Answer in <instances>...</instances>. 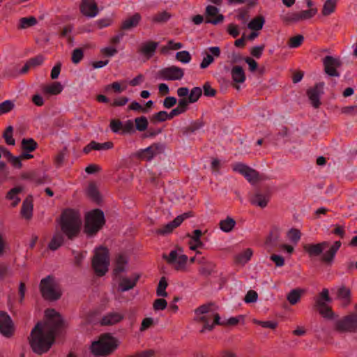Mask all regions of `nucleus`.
Instances as JSON below:
<instances>
[{
  "instance_id": "nucleus-1",
  "label": "nucleus",
  "mask_w": 357,
  "mask_h": 357,
  "mask_svg": "<svg viewBox=\"0 0 357 357\" xmlns=\"http://www.w3.org/2000/svg\"><path fill=\"white\" fill-rule=\"evenodd\" d=\"M46 321L38 323L32 330L29 340L33 352L42 354L47 352L54 342L55 333L61 325V316L53 309L45 311Z\"/></svg>"
},
{
  "instance_id": "nucleus-2",
  "label": "nucleus",
  "mask_w": 357,
  "mask_h": 357,
  "mask_svg": "<svg viewBox=\"0 0 357 357\" xmlns=\"http://www.w3.org/2000/svg\"><path fill=\"white\" fill-rule=\"evenodd\" d=\"M195 320L204 324L201 333L211 331L215 325L220 323V317L212 304L199 306L195 310Z\"/></svg>"
},
{
  "instance_id": "nucleus-3",
  "label": "nucleus",
  "mask_w": 357,
  "mask_h": 357,
  "mask_svg": "<svg viewBox=\"0 0 357 357\" xmlns=\"http://www.w3.org/2000/svg\"><path fill=\"white\" fill-rule=\"evenodd\" d=\"M119 341L109 333L101 335L91 345V351L96 357H105L112 354L119 347Z\"/></svg>"
},
{
  "instance_id": "nucleus-4",
  "label": "nucleus",
  "mask_w": 357,
  "mask_h": 357,
  "mask_svg": "<svg viewBox=\"0 0 357 357\" xmlns=\"http://www.w3.org/2000/svg\"><path fill=\"white\" fill-rule=\"evenodd\" d=\"M81 223L80 215L77 211L68 209L63 212L60 221L61 229L69 238L78 234Z\"/></svg>"
},
{
  "instance_id": "nucleus-5",
  "label": "nucleus",
  "mask_w": 357,
  "mask_h": 357,
  "mask_svg": "<svg viewBox=\"0 0 357 357\" xmlns=\"http://www.w3.org/2000/svg\"><path fill=\"white\" fill-rule=\"evenodd\" d=\"M40 290L43 297L50 301L59 299L61 296V290L54 278L48 275L41 280Z\"/></svg>"
},
{
  "instance_id": "nucleus-6",
  "label": "nucleus",
  "mask_w": 357,
  "mask_h": 357,
  "mask_svg": "<svg viewBox=\"0 0 357 357\" xmlns=\"http://www.w3.org/2000/svg\"><path fill=\"white\" fill-rule=\"evenodd\" d=\"M105 224V216L98 209L89 212L86 215L84 232L89 236L96 234Z\"/></svg>"
},
{
  "instance_id": "nucleus-7",
  "label": "nucleus",
  "mask_w": 357,
  "mask_h": 357,
  "mask_svg": "<svg viewBox=\"0 0 357 357\" xmlns=\"http://www.w3.org/2000/svg\"><path fill=\"white\" fill-rule=\"evenodd\" d=\"M109 265L108 250L104 247L96 248L92 260V266L95 273L99 276L104 275L108 271Z\"/></svg>"
},
{
  "instance_id": "nucleus-8",
  "label": "nucleus",
  "mask_w": 357,
  "mask_h": 357,
  "mask_svg": "<svg viewBox=\"0 0 357 357\" xmlns=\"http://www.w3.org/2000/svg\"><path fill=\"white\" fill-rule=\"evenodd\" d=\"M162 257L177 271H186L188 258L181 248L172 250L168 256L163 255Z\"/></svg>"
},
{
  "instance_id": "nucleus-9",
  "label": "nucleus",
  "mask_w": 357,
  "mask_h": 357,
  "mask_svg": "<svg viewBox=\"0 0 357 357\" xmlns=\"http://www.w3.org/2000/svg\"><path fill=\"white\" fill-rule=\"evenodd\" d=\"M232 168L234 172L243 175L251 183H255L259 180L258 172L243 163H236Z\"/></svg>"
},
{
  "instance_id": "nucleus-10",
  "label": "nucleus",
  "mask_w": 357,
  "mask_h": 357,
  "mask_svg": "<svg viewBox=\"0 0 357 357\" xmlns=\"http://www.w3.org/2000/svg\"><path fill=\"white\" fill-rule=\"evenodd\" d=\"M337 331L343 332L357 331V317L354 314L344 317L335 323Z\"/></svg>"
},
{
  "instance_id": "nucleus-11",
  "label": "nucleus",
  "mask_w": 357,
  "mask_h": 357,
  "mask_svg": "<svg viewBox=\"0 0 357 357\" xmlns=\"http://www.w3.org/2000/svg\"><path fill=\"white\" fill-rule=\"evenodd\" d=\"M160 77L167 81L180 80L183 77V70L179 67L172 66L164 68L159 72Z\"/></svg>"
},
{
  "instance_id": "nucleus-12",
  "label": "nucleus",
  "mask_w": 357,
  "mask_h": 357,
  "mask_svg": "<svg viewBox=\"0 0 357 357\" xmlns=\"http://www.w3.org/2000/svg\"><path fill=\"white\" fill-rule=\"evenodd\" d=\"M15 331L11 318L6 312H0V333L5 337L13 336Z\"/></svg>"
},
{
  "instance_id": "nucleus-13",
  "label": "nucleus",
  "mask_w": 357,
  "mask_h": 357,
  "mask_svg": "<svg viewBox=\"0 0 357 357\" xmlns=\"http://www.w3.org/2000/svg\"><path fill=\"white\" fill-rule=\"evenodd\" d=\"M81 13L88 18H93L99 13L95 0H83L80 5Z\"/></svg>"
},
{
  "instance_id": "nucleus-14",
  "label": "nucleus",
  "mask_w": 357,
  "mask_h": 357,
  "mask_svg": "<svg viewBox=\"0 0 357 357\" xmlns=\"http://www.w3.org/2000/svg\"><path fill=\"white\" fill-rule=\"evenodd\" d=\"M324 70L326 74L332 77H339L340 74L337 71V68L340 66L339 59L333 58L331 56H326L324 60Z\"/></svg>"
},
{
  "instance_id": "nucleus-15",
  "label": "nucleus",
  "mask_w": 357,
  "mask_h": 357,
  "mask_svg": "<svg viewBox=\"0 0 357 357\" xmlns=\"http://www.w3.org/2000/svg\"><path fill=\"white\" fill-rule=\"evenodd\" d=\"M340 246L341 243L340 241H335L332 245L329 243L328 248L321 253V260L325 263L331 264L333 261L335 254Z\"/></svg>"
},
{
  "instance_id": "nucleus-16",
  "label": "nucleus",
  "mask_w": 357,
  "mask_h": 357,
  "mask_svg": "<svg viewBox=\"0 0 357 357\" xmlns=\"http://www.w3.org/2000/svg\"><path fill=\"white\" fill-rule=\"evenodd\" d=\"M324 84L323 82L316 84V86L307 91V95L312 106L315 108L320 105L319 97L323 93Z\"/></svg>"
},
{
  "instance_id": "nucleus-17",
  "label": "nucleus",
  "mask_w": 357,
  "mask_h": 357,
  "mask_svg": "<svg viewBox=\"0 0 357 357\" xmlns=\"http://www.w3.org/2000/svg\"><path fill=\"white\" fill-rule=\"evenodd\" d=\"M206 22L213 24H218L224 20L222 15L219 14V9L213 6H208L206 7Z\"/></svg>"
},
{
  "instance_id": "nucleus-18",
  "label": "nucleus",
  "mask_w": 357,
  "mask_h": 357,
  "mask_svg": "<svg viewBox=\"0 0 357 357\" xmlns=\"http://www.w3.org/2000/svg\"><path fill=\"white\" fill-rule=\"evenodd\" d=\"M328 245L329 243L326 241L317 244H307L304 246V250L310 257H317L328 248Z\"/></svg>"
},
{
  "instance_id": "nucleus-19",
  "label": "nucleus",
  "mask_w": 357,
  "mask_h": 357,
  "mask_svg": "<svg viewBox=\"0 0 357 357\" xmlns=\"http://www.w3.org/2000/svg\"><path fill=\"white\" fill-rule=\"evenodd\" d=\"M202 235V232L199 229H195L193 231L191 235H188L190 238L189 241V248L191 250L196 251L197 248H201L204 247V243L201 241V236Z\"/></svg>"
},
{
  "instance_id": "nucleus-20",
  "label": "nucleus",
  "mask_w": 357,
  "mask_h": 357,
  "mask_svg": "<svg viewBox=\"0 0 357 357\" xmlns=\"http://www.w3.org/2000/svg\"><path fill=\"white\" fill-rule=\"evenodd\" d=\"M333 291H335L337 298L340 301L343 306H346L350 303L351 291L349 288L342 286L335 288Z\"/></svg>"
},
{
  "instance_id": "nucleus-21",
  "label": "nucleus",
  "mask_w": 357,
  "mask_h": 357,
  "mask_svg": "<svg viewBox=\"0 0 357 357\" xmlns=\"http://www.w3.org/2000/svg\"><path fill=\"white\" fill-rule=\"evenodd\" d=\"M208 50L211 54H207L204 56L200 63V68L202 69L208 67L214 61V57H218L220 55V50L218 47H210Z\"/></svg>"
},
{
  "instance_id": "nucleus-22",
  "label": "nucleus",
  "mask_w": 357,
  "mask_h": 357,
  "mask_svg": "<svg viewBox=\"0 0 357 357\" xmlns=\"http://www.w3.org/2000/svg\"><path fill=\"white\" fill-rule=\"evenodd\" d=\"M327 303V301L318 298L316 300V307L323 317L332 319L334 317V314L331 308L328 307Z\"/></svg>"
},
{
  "instance_id": "nucleus-23",
  "label": "nucleus",
  "mask_w": 357,
  "mask_h": 357,
  "mask_svg": "<svg viewBox=\"0 0 357 357\" xmlns=\"http://www.w3.org/2000/svg\"><path fill=\"white\" fill-rule=\"evenodd\" d=\"M270 196L268 193H255L250 199L252 204L257 206L260 208H264L269 202Z\"/></svg>"
},
{
  "instance_id": "nucleus-24",
  "label": "nucleus",
  "mask_w": 357,
  "mask_h": 357,
  "mask_svg": "<svg viewBox=\"0 0 357 357\" xmlns=\"http://www.w3.org/2000/svg\"><path fill=\"white\" fill-rule=\"evenodd\" d=\"M186 217V214L177 216L173 221L169 222L162 228L160 229L158 233L161 234H167L172 232L174 228L177 227L182 223Z\"/></svg>"
},
{
  "instance_id": "nucleus-25",
  "label": "nucleus",
  "mask_w": 357,
  "mask_h": 357,
  "mask_svg": "<svg viewBox=\"0 0 357 357\" xmlns=\"http://www.w3.org/2000/svg\"><path fill=\"white\" fill-rule=\"evenodd\" d=\"M139 278V274L138 273H135L129 278H123L119 284L121 291H126L132 289L135 286L136 282Z\"/></svg>"
},
{
  "instance_id": "nucleus-26",
  "label": "nucleus",
  "mask_w": 357,
  "mask_h": 357,
  "mask_svg": "<svg viewBox=\"0 0 357 357\" xmlns=\"http://www.w3.org/2000/svg\"><path fill=\"white\" fill-rule=\"evenodd\" d=\"M123 319V315L117 312H112L105 314L101 319L102 325H113Z\"/></svg>"
},
{
  "instance_id": "nucleus-27",
  "label": "nucleus",
  "mask_w": 357,
  "mask_h": 357,
  "mask_svg": "<svg viewBox=\"0 0 357 357\" xmlns=\"http://www.w3.org/2000/svg\"><path fill=\"white\" fill-rule=\"evenodd\" d=\"M128 257L124 255H119L115 261L114 273L118 275L126 271L128 264Z\"/></svg>"
},
{
  "instance_id": "nucleus-28",
  "label": "nucleus",
  "mask_w": 357,
  "mask_h": 357,
  "mask_svg": "<svg viewBox=\"0 0 357 357\" xmlns=\"http://www.w3.org/2000/svg\"><path fill=\"white\" fill-rule=\"evenodd\" d=\"M23 188L20 186L12 188L6 195V199L10 201L12 206H16L20 202L19 195L22 193Z\"/></svg>"
},
{
  "instance_id": "nucleus-29",
  "label": "nucleus",
  "mask_w": 357,
  "mask_h": 357,
  "mask_svg": "<svg viewBox=\"0 0 357 357\" xmlns=\"http://www.w3.org/2000/svg\"><path fill=\"white\" fill-rule=\"evenodd\" d=\"M141 20V15L135 13L133 15L126 18L121 25V28L124 30H130L137 26Z\"/></svg>"
},
{
  "instance_id": "nucleus-30",
  "label": "nucleus",
  "mask_w": 357,
  "mask_h": 357,
  "mask_svg": "<svg viewBox=\"0 0 357 357\" xmlns=\"http://www.w3.org/2000/svg\"><path fill=\"white\" fill-rule=\"evenodd\" d=\"M231 75L233 81L236 83H243L245 80L244 70L241 66H234L231 70Z\"/></svg>"
},
{
  "instance_id": "nucleus-31",
  "label": "nucleus",
  "mask_w": 357,
  "mask_h": 357,
  "mask_svg": "<svg viewBox=\"0 0 357 357\" xmlns=\"http://www.w3.org/2000/svg\"><path fill=\"white\" fill-rule=\"evenodd\" d=\"M22 215L26 219H30L33 214V203L31 199H26L22 204Z\"/></svg>"
},
{
  "instance_id": "nucleus-32",
  "label": "nucleus",
  "mask_w": 357,
  "mask_h": 357,
  "mask_svg": "<svg viewBox=\"0 0 357 357\" xmlns=\"http://www.w3.org/2000/svg\"><path fill=\"white\" fill-rule=\"evenodd\" d=\"M63 89V86L60 82H53L50 84L45 86L43 91L50 95L59 94Z\"/></svg>"
},
{
  "instance_id": "nucleus-33",
  "label": "nucleus",
  "mask_w": 357,
  "mask_h": 357,
  "mask_svg": "<svg viewBox=\"0 0 357 357\" xmlns=\"http://www.w3.org/2000/svg\"><path fill=\"white\" fill-rule=\"evenodd\" d=\"M265 19L262 16H258L252 19L248 24V28L253 31H259L263 28Z\"/></svg>"
},
{
  "instance_id": "nucleus-34",
  "label": "nucleus",
  "mask_w": 357,
  "mask_h": 357,
  "mask_svg": "<svg viewBox=\"0 0 357 357\" xmlns=\"http://www.w3.org/2000/svg\"><path fill=\"white\" fill-rule=\"evenodd\" d=\"M337 0H326L323 6L322 15L328 16L331 15L335 10Z\"/></svg>"
},
{
  "instance_id": "nucleus-35",
  "label": "nucleus",
  "mask_w": 357,
  "mask_h": 357,
  "mask_svg": "<svg viewBox=\"0 0 357 357\" xmlns=\"http://www.w3.org/2000/svg\"><path fill=\"white\" fill-rule=\"evenodd\" d=\"M63 237L60 233L56 232L52 237L48 245V248L52 250H57L63 243Z\"/></svg>"
},
{
  "instance_id": "nucleus-36",
  "label": "nucleus",
  "mask_w": 357,
  "mask_h": 357,
  "mask_svg": "<svg viewBox=\"0 0 357 357\" xmlns=\"http://www.w3.org/2000/svg\"><path fill=\"white\" fill-rule=\"evenodd\" d=\"M236 225L235 220L231 218H227L220 222V229L226 233L230 232Z\"/></svg>"
},
{
  "instance_id": "nucleus-37",
  "label": "nucleus",
  "mask_w": 357,
  "mask_h": 357,
  "mask_svg": "<svg viewBox=\"0 0 357 357\" xmlns=\"http://www.w3.org/2000/svg\"><path fill=\"white\" fill-rule=\"evenodd\" d=\"M158 43L155 42H149L143 45L142 47V52L148 58L151 57L155 51Z\"/></svg>"
},
{
  "instance_id": "nucleus-38",
  "label": "nucleus",
  "mask_w": 357,
  "mask_h": 357,
  "mask_svg": "<svg viewBox=\"0 0 357 357\" xmlns=\"http://www.w3.org/2000/svg\"><path fill=\"white\" fill-rule=\"evenodd\" d=\"M280 18L284 22L287 23H296L301 21L299 13L297 12H289L285 13L282 15Z\"/></svg>"
},
{
  "instance_id": "nucleus-39",
  "label": "nucleus",
  "mask_w": 357,
  "mask_h": 357,
  "mask_svg": "<svg viewBox=\"0 0 357 357\" xmlns=\"http://www.w3.org/2000/svg\"><path fill=\"white\" fill-rule=\"evenodd\" d=\"M157 153V148L154 146H149L141 151L139 156L144 160H150Z\"/></svg>"
},
{
  "instance_id": "nucleus-40",
  "label": "nucleus",
  "mask_w": 357,
  "mask_h": 357,
  "mask_svg": "<svg viewBox=\"0 0 357 357\" xmlns=\"http://www.w3.org/2000/svg\"><path fill=\"white\" fill-rule=\"evenodd\" d=\"M21 144L24 151L31 152L37 148V143L32 138L23 139Z\"/></svg>"
},
{
  "instance_id": "nucleus-41",
  "label": "nucleus",
  "mask_w": 357,
  "mask_h": 357,
  "mask_svg": "<svg viewBox=\"0 0 357 357\" xmlns=\"http://www.w3.org/2000/svg\"><path fill=\"white\" fill-rule=\"evenodd\" d=\"M252 254V250L248 248L237 255L236 261L240 264H244L251 259Z\"/></svg>"
},
{
  "instance_id": "nucleus-42",
  "label": "nucleus",
  "mask_w": 357,
  "mask_h": 357,
  "mask_svg": "<svg viewBox=\"0 0 357 357\" xmlns=\"http://www.w3.org/2000/svg\"><path fill=\"white\" fill-rule=\"evenodd\" d=\"M126 84L124 82H122L121 83L115 82H113L111 84H108L105 87L106 91H109L110 89H113L115 93H120L122 91H125L126 89Z\"/></svg>"
},
{
  "instance_id": "nucleus-43",
  "label": "nucleus",
  "mask_w": 357,
  "mask_h": 357,
  "mask_svg": "<svg viewBox=\"0 0 357 357\" xmlns=\"http://www.w3.org/2000/svg\"><path fill=\"white\" fill-rule=\"evenodd\" d=\"M302 293L303 290L301 289L291 290L287 295V298L291 304L294 305L300 300Z\"/></svg>"
},
{
  "instance_id": "nucleus-44",
  "label": "nucleus",
  "mask_w": 357,
  "mask_h": 357,
  "mask_svg": "<svg viewBox=\"0 0 357 357\" xmlns=\"http://www.w3.org/2000/svg\"><path fill=\"white\" fill-rule=\"evenodd\" d=\"M15 107V102L6 100L0 103V116L10 112Z\"/></svg>"
},
{
  "instance_id": "nucleus-45",
  "label": "nucleus",
  "mask_w": 357,
  "mask_h": 357,
  "mask_svg": "<svg viewBox=\"0 0 357 357\" xmlns=\"http://www.w3.org/2000/svg\"><path fill=\"white\" fill-rule=\"evenodd\" d=\"M135 127L138 131L142 132L147 129L148 120L145 116H141L135 119Z\"/></svg>"
},
{
  "instance_id": "nucleus-46",
  "label": "nucleus",
  "mask_w": 357,
  "mask_h": 357,
  "mask_svg": "<svg viewBox=\"0 0 357 357\" xmlns=\"http://www.w3.org/2000/svg\"><path fill=\"white\" fill-rule=\"evenodd\" d=\"M167 287V282L165 278H162L159 281L158 288H157V295L158 296L167 297V293L166 291V288Z\"/></svg>"
},
{
  "instance_id": "nucleus-47",
  "label": "nucleus",
  "mask_w": 357,
  "mask_h": 357,
  "mask_svg": "<svg viewBox=\"0 0 357 357\" xmlns=\"http://www.w3.org/2000/svg\"><path fill=\"white\" fill-rule=\"evenodd\" d=\"M176 59L183 64H187L191 61V55L189 52L183 50L176 54Z\"/></svg>"
},
{
  "instance_id": "nucleus-48",
  "label": "nucleus",
  "mask_w": 357,
  "mask_h": 357,
  "mask_svg": "<svg viewBox=\"0 0 357 357\" xmlns=\"http://www.w3.org/2000/svg\"><path fill=\"white\" fill-rule=\"evenodd\" d=\"M287 236L290 241L297 243L301 238V232L298 229L292 228L288 231Z\"/></svg>"
},
{
  "instance_id": "nucleus-49",
  "label": "nucleus",
  "mask_w": 357,
  "mask_h": 357,
  "mask_svg": "<svg viewBox=\"0 0 357 357\" xmlns=\"http://www.w3.org/2000/svg\"><path fill=\"white\" fill-rule=\"evenodd\" d=\"M13 128L11 126H8L3 135V137L4 138L7 144L13 146L15 144V141L13 137Z\"/></svg>"
},
{
  "instance_id": "nucleus-50",
  "label": "nucleus",
  "mask_w": 357,
  "mask_h": 357,
  "mask_svg": "<svg viewBox=\"0 0 357 357\" xmlns=\"http://www.w3.org/2000/svg\"><path fill=\"white\" fill-rule=\"evenodd\" d=\"M202 93V91L199 87L193 88L191 91H189L188 98L190 100V102L194 103L198 100L199 97Z\"/></svg>"
},
{
  "instance_id": "nucleus-51",
  "label": "nucleus",
  "mask_w": 357,
  "mask_h": 357,
  "mask_svg": "<svg viewBox=\"0 0 357 357\" xmlns=\"http://www.w3.org/2000/svg\"><path fill=\"white\" fill-rule=\"evenodd\" d=\"M317 13V10L316 8H310L306 10H302L299 12L300 20H306L311 19L313 16H314Z\"/></svg>"
},
{
  "instance_id": "nucleus-52",
  "label": "nucleus",
  "mask_w": 357,
  "mask_h": 357,
  "mask_svg": "<svg viewBox=\"0 0 357 357\" xmlns=\"http://www.w3.org/2000/svg\"><path fill=\"white\" fill-rule=\"evenodd\" d=\"M304 38L302 35H297L291 37L289 41V47L290 48H296L299 47L303 43Z\"/></svg>"
},
{
  "instance_id": "nucleus-53",
  "label": "nucleus",
  "mask_w": 357,
  "mask_h": 357,
  "mask_svg": "<svg viewBox=\"0 0 357 357\" xmlns=\"http://www.w3.org/2000/svg\"><path fill=\"white\" fill-rule=\"evenodd\" d=\"M36 24V20L34 17H24L20 21V27L22 29H26L29 26H33Z\"/></svg>"
},
{
  "instance_id": "nucleus-54",
  "label": "nucleus",
  "mask_w": 357,
  "mask_h": 357,
  "mask_svg": "<svg viewBox=\"0 0 357 357\" xmlns=\"http://www.w3.org/2000/svg\"><path fill=\"white\" fill-rule=\"evenodd\" d=\"M241 319H243L242 316H239L237 317H231L229 319H225L223 320L220 319V323H219V325L234 326V325L237 324Z\"/></svg>"
},
{
  "instance_id": "nucleus-55",
  "label": "nucleus",
  "mask_w": 357,
  "mask_h": 357,
  "mask_svg": "<svg viewBox=\"0 0 357 357\" xmlns=\"http://www.w3.org/2000/svg\"><path fill=\"white\" fill-rule=\"evenodd\" d=\"M45 60V58L42 55H38L34 58L31 59L27 62V67H36L42 65Z\"/></svg>"
},
{
  "instance_id": "nucleus-56",
  "label": "nucleus",
  "mask_w": 357,
  "mask_h": 357,
  "mask_svg": "<svg viewBox=\"0 0 357 357\" xmlns=\"http://www.w3.org/2000/svg\"><path fill=\"white\" fill-rule=\"evenodd\" d=\"M112 24V18L107 17L105 18L100 19L96 22V25L100 29L109 26Z\"/></svg>"
},
{
  "instance_id": "nucleus-57",
  "label": "nucleus",
  "mask_w": 357,
  "mask_h": 357,
  "mask_svg": "<svg viewBox=\"0 0 357 357\" xmlns=\"http://www.w3.org/2000/svg\"><path fill=\"white\" fill-rule=\"evenodd\" d=\"M258 299V294L254 290H250L246 294L244 301L246 303H255L257 302Z\"/></svg>"
},
{
  "instance_id": "nucleus-58",
  "label": "nucleus",
  "mask_w": 357,
  "mask_h": 357,
  "mask_svg": "<svg viewBox=\"0 0 357 357\" xmlns=\"http://www.w3.org/2000/svg\"><path fill=\"white\" fill-rule=\"evenodd\" d=\"M167 306V302L163 298L156 299L153 303V309L155 311L163 310Z\"/></svg>"
},
{
  "instance_id": "nucleus-59",
  "label": "nucleus",
  "mask_w": 357,
  "mask_h": 357,
  "mask_svg": "<svg viewBox=\"0 0 357 357\" xmlns=\"http://www.w3.org/2000/svg\"><path fill=\"white\" fill-rule=\"evenodd\" d=\"M135 131L134 123L131 120H127L123 123L122 132L123 133H132Z\"/></svg>"
},
{
  "instance_id": "nucleus-60",
  "label": "nucleus",
  "mask_w": 357,
  "mask_h": 357,
  "mask_svg": "<svg viewBox=\"0 0 357 357\" xmlns=\"http://www.w3.org/2000/svg\"><path fill=\"white\" fill-rule=\"evenodd\" d=\"M101 53L106 56H113L117 53V50L114 47L107 46L101 48Z\"/></svg>"
},
{
  "instance_id": "nucleus-61",
  "label": "nucleus",
  "mask_w": 357,
  "mask_h": 357,
  "mask_svg": "<svg viewBox=\"0 0 357 357\" xmlns=\"http://www.w3.org/2000/svg\"><path fill=\"white\" fill-rule=\"evenodd\" d=\"M109 126L112 132L117 133L122 131L123 123L119 120H112Z\"/></svg>"
},
{
  "instance_id": "nucleus-62",
  "label": "nucleus",
  "mask_w": 357,
  "mask_h": 357,
  "mask_svg": "<svg viewBox=\"0 0 357 357\" xmlns=\"http://www.w3.org/2000/svg\"><path fill=\"white\" fill-rule=\"evenodd\" d=\"M8 175V171L6 169V164L3 162H0V183L6 181Z\"/></svg>"
},
{
  "instance_id": "nucleus-63",
  "label": "nucleus",
  "mask_w": 357,
  "mask_h": 357,
  "mask_svg": "<svg viewBox=\"0 0 357 357\" xmlns=\"http://www.w3.org/2000/svg\"><path fill=\"white\" fill-rule=\"evenodd\" d=\"M341 112L347 115H357V105L344 107L341 109Z\"/></svg>"
},
{
  "instance_id": "nucleus-64",
  "label": "nucleus",
  "mask_w": 357,
  "mask_h": 357,
  "mask_svg": "<svg viewBox=\"0 0 357 357\" xmlns=\"http://www.w3.org/2000/svg\"><path fill=\"white\" fill-rule=\"evenodd\" d=\"M83 58V52L80 49H75L72 54V61L74 63H79Z\"/></svg>"
}]
</instances>
